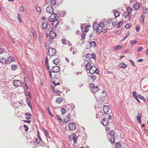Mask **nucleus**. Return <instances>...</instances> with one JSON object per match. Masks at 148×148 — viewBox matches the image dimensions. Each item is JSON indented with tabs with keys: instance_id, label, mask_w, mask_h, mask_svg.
Returning <instances> with one entry per match:
<instances>
[{
	"instance_id": "obj_1",
	"label": "nucleus",
	"mask_w": 148,
	"mask_h": 148,
	"mask_svg": "<svg viewBox=\"0 0 148 148\" xmlns=\"http://www.w3.org/2000/svg\"><path fill=\"white\" fill-rule=\"evenodd\" d=\"M56 53V50L53 48H50L48 49L47 55L49 56L50 57L55 55Z\"/></svg>"
},
{
	"instance_id": "obj_2",
	"label": "nucleus",
	"mask_w": 148,
	"mask_h": 148,
	"mask_svg": "<svg viewBox=\"0 0 148 148\" xmlns=\"http://www.w3.org/2000/svg\"><path fill=\"white\" fill-rule=\"evenodd\" d=\"M91 69L89 70V73L91 74H93L95 73V74L97 75L99 73V71L95 66H93L91 67Z\"/></svg>"
},
{
	"instance_id": "obj_3",
	"label": "nucleus",
	"mask_w": 148,
	"mask_h": 148,
	"mask_svg": "<svg viewBox=\"0 0 148 148\" xmlns=\"http://www.w3.org/2000/svg\"><path fill=\"white\" fill-rule=\"evenodd\" d=\"M22 84V83L18 80H14L13 82L14 86L16 87L21 86Z\"/></svg>"
},
{
	"instance_id": "obj_4",
	"label": "nucleus",
	"mask_w": 148,
	"mask_h": 148,
	"mask_svg": "<svg viewBox=\"0 0 148 148\" xmlns=\"http://www.w3.org/2000/svg\"><path fill=\"white\" fill-rule=\"evenodd\" d=\"M69 127L70 130H73L76 128V125L74 123H69Z\"/></svg>"
},
{
	"instance_id": "obj_5",
	"label": "nucleus",
	"mask_w": 148,
	"mask_h": 148,
	"mask_svg": "<svg viewBox=\"0 0 148 148\" xmlns=\"http://www.w3.org/2000/svg\"><path fill=\"white\" fill-rule=\"evenodd\" d=\"M51 14V15L50 16H49V21L50 22H51L53 21L54 19H55L56 17V14L54 12H53Z\"/></svg>"
},
{
	"instance_id": "obj_6",
	"label": "nucleus",
	"mask_w": 148,
	"mask_h": 148,
	"mask_svg": "<svg viewBox=\"0 0 148 148\" xmlns=\"http://www.w3.org/2000/svg\"><path fill=\"white\" fill-rule=\"evenodd\" d=\"M46 10L47 12L49 14H51L54 12L53 8L50 6H49L47 8Z\"/></svg>"
},
{
	"instance_id": "obj_7",
	"label": "nucleus",
	"mask_w": 148,
	"mask_h": 148,
	"mask_svg": "<svg viewBox=\"0 0 148 148\" xmlns=\"http://www.w3.org/2000/svg\"><path fill=\"white\" fill-rule=\"evenodd\" d=\"M86 58L88 59H91V58L95 59L96 58L95 55V54H91L90 53H87L85 55Z\"/></svg>"
},
{
	"instance_id": "obj_8",
	"label": "nucleus",
	"mask_w": 148,
	"mask_h": 148,
	"mask_svg": "<svg viewBox=\"0 0 148 148\" xmlns=\"http://www.w3.org/2000/svg\"><path fill=\"white\" fill-rule=\"evenodd\" d=\"M52 22V26L54 27H56L57 26L59 23V21L57 19L53 20Z\"/></svg>"
},
{
	"instance_id": "obj_9",
	"label": "nucleus",
	"mask_w": 148,
	"mask_h": 148,
	"mask_svg": "<svg viewBox=\"0 0 148 148\" xmlns=\"http://www.w3.org/2000/svg\"><path fill=\"white\" fill-rule=\"evenodd\" d=\"M60 70V68L58 66H53L52 69V71L53 73H57Z\"/></svg>"
},
{
	"instance_id": "obj_10",
	"label": "nucleus",
	"mask_w": 148,
	"mask_h": 148,
	"mask_svg": "<svg viewBox=\"0 0 148 148\" xmlns=\"http://www.w3.org/2000/svg\"><path fill=\"white\" fill-rule=\"evenodd\" d=\"M110 109V107L106 105L104 106L103 108V110L104 113L105 114H107L108 112Z\"/></svg>"
},
{
	"instance_id": "obj_11",
	"label": "nucleus",
	"mask_w": 148,
	"mask_h": 148,
	"mask_svg": "<svg viewBox=\"0 0 148 148\" xmlns=\"http://www.w3.org/2000/svg\"><path fill=\"white\" fill-rule=\"evenodd\" d=\"M96 43L95 41H93L88 43L86 44V47L87 46H90V47H95L96 46Z\"/></svg>"
},
{
	"instance_id": "obj_12",
	"label": "nucleus",
	"mask_w": 148,
	"mask_h": 148,
	"mask_svg": "<svg viewBox=\"0 0 148 148\" xmlns=\"http://www.w3.org/2000/svg\"><path fill=\"white\" fill-rule=\"evenodd\" d=\"M106 22V21H105V20L103 19V20L101 21L99 23V27H100L101 28L107 26V25L105 23V22Z\"/></svg>"
},
{
	"instance_id": "obj_13",
	"label": "nucleus",
	"mask_w": 148,
	"mask_h": 148,
	"mask_svg": "<svg viewBox=\"0 0 148 148\" xmlns=\"http://www.w3.org/2000/svg\"><path fill=\"white\" fill-rule=\"evenodd\" d=\"M141 114L140 113H139L138 114L137 117V122L139 123V124H140L141 123Z\"/></svg>"
},
{
	"instance_id": "obj_14",
	"label": "nucleus",
	"mask_w": 148,
	"mask_h": 148,
	"mask_svg": "<svg viewBox=\"0 0 148 148\" xmlns=\"http://www.w3.org/2000/svg\"><path fill=\"white\" fill-rule=\"evenodd\" d=\"M56 33L54 31L51 32H50L49 36L50 38L51 39H53L56 36Z\"/></svg>"
},
{
	"instance_id": "obj_15",
	"label": "nucleus",
	"mask_w": 148,
	"mask_h": 148,
	"mask_svg": "<svg viewBox=\"0 0 148 148\" xmlns=\"http://www.w3.org/2000/svg\"><path fill=\"white\" fill-rule=\"evenodd\" d=\"M102 123L104 126H106L108 125L109 123L107 119L103 118L102 120Z\"/></svg>"
},
{
	"instance_id": "obj_16",
	"label": "nucleus",
	"mask_w": 148,
	"mask_h": 148,
	"mask_svg": "<svg viewBox=\"0 0 148 148\" xmlns=\"http://www.w3.org/2000/svg\"><path fill=\"white\" fill-rule=\"evenodd\" d=\"M14 60V58L11 56L9 57L7 60V64H8Z\"/></svg>"
},
{
	"instance_id": "obj_17",
	"label": "nucleus",
	"mask_w": 148,
	"mask_h": 148,
	"mask_svg": "<svg viewBox=\"0 0 148 148\" xmlns=\"http://www.w3.org/2000/svg\"><path fill=\"white\" fill-rule=\"evenodd\" d=\"M118 66L120 68H125L127 67V65L124 63H121L119 64Z\"/></svg>"
},
{
	"instance_id": "obj_18",
	"label": "nucleus",
	"mask_w": 148,
	"mask_h": 148,
	"mask_svg": "<svg viewBox=\"0 0 148 148\" xmlns=\"http://www.w3.org/2000/svg\"><path fill=\"white\" fill-rule=\"evenodd\" d=\"M25 118L28 120L30 119L32 117V115L30 113H26L25 114Z\"/></svg>"
},
{
	"instance_id": "obj_19",
	"label": "nucleus",
	"mask_w": 148,
	"mask_h": 148,
	"mask_svg": "<svg viewBox=\"0 0 148 148\" xmlns=\"http://www.w3.org/2000/svg\"><path fill=\"white\" fill-rule=\"evenodd\" d=\"M91 79V81L94 82L96 79V76L93 74H91V75L89 76Z\"/></svg>"
},
{
	"instance_id": "obj_20",
	"label": "nucleus",
	"mask_w": 148,
	"mask_h": 148,
	"mask_svg": "<svg viewBox=\"0 0 148 148\" xmlns=\"http://www.w3.org/2000/svg\"><path fill=\"white\" fill-rule=\"evenodd\" d=\"M48 27L47 24L46 22H44L42 23L41 25V27L43 29H45Z\"/></svg>"
},
{
	"instance_id": "obj_21",
	"label": "nucleus",
	"mask_w": 148,
	"mask_h": 148,
	"mask_svg": "<svg viewBox=\"0 0 148 148\" xmlns=\"http://www.w3.org/2000/svg\"><path fill=\"white\" fill-rule=\"evenodd\" d=\"M70 115L69 114H67V117L64 118L63 119L64 122L65 123L70 121V118L69 117Z\"/></svg>"
},
{
	"instance_id": "obj_22",
	"label": "nucleus",
	"mask_w": 148,
	"mask_h": 148,
	"mask_svg": "<svg viewBox=\"0 0 148 148\" xmlns=\"http://www.w3.org/2000/svg\"><path fill=\"white\" fill-rule=\"evenodd\" d=\"M133 6L135 9L137 10L140 6V3H136L134 4Z\"/></svg>"
},
{
	"instance_id": "obj_23",
	"label": "nucleus",
	"mask_w": 148,
	"mask_h": 148,
	"mask_svg": "<svg viewBox=\"0 0 148 148\" xmlns=\"http://www.w3.org/2000/svg\"><path fill=\"white\" fill-rule=\"evenodd\" d=\"M45 64L46 66L47 69H49V66L48 59V58H47V57H46V58H45Z\"/></svg>"
},
{
	"instance_id": "obj_24",
	"label": "nucleus",
	"mask_w": 148,
	"mask_h": 148,
	"mask_svg": "<svg viewBox=\"0 0 148 148\" xmlns=\"http://www.w3.org/2000/svg\"><path fill=\"white\" fill-rule=\"evenodd\" d=\"M98 90L99 89L98 86H96L95 87L92 88L91 91L92 92L95 93L96 92L98 91Z\"/></svg>"
},
{
	"instance_id": "obj_25",
	"label": "nucleus",
	"mask_w": 148,
	"mask_h": 148,
	"mask_svg": "<svg viewBox=\"0 0 148 148\" xmlns=\"http://www.w3.org/2000/svg\"><path fill=\"white\" fill-rule=\"evenodd\" d=\"M0 63H1L2 64H7V60L6 58H2L1 60H0Z\"/></svg>"
},
{
	"instance_id": "obj_26",
	"label": "nucleus",
	"mask_w": 148,
	"mask_h": 148,
	"mask_svg": "<svg viewBox=\"0 0 148 148\" xmlns=\"http://www.w3.org/2000/svg\"><path fill=\"white\" fill-rule=\"evenodd\" d=\"M129 14H127V12H124L123 13V15L124 16L125 18H127L128 17H129V20H130L131 16H130Z\"/></svg>"
},
{
	"instance_id": "obj_27",
	"label": "nucleus",
	"mask_w": 148,
	"mask_h": 148,
	"mask_svg": "<svg viewBox=\"0 0 148 148\" xmlns=\"http://www.w3.org/2000/svg\"><path fill=\"white\" fill-rule=\"evenodd\" d=\"M127 13L128 14H130L132 12L133 10L130 7H128L127 8Z\"/></svg>"
},
{
	"instance_id": "obj_28",
	"label": "nucleus",
	"mask_w": 148,
	"mask_h": 148,
	"mask_svg": "<svg viewBox=\"0 0 148 148\" xmlns=\"http://www.w3.org/2000/svg\"><path fill=\"white\" fill-rule=\"evenodd\" d=\"M18 66L16 65L13 64L11 65V68L13 71H14L18 68Z\"/></svg>"
},
{
	"instance_id": "obj_29",
	"label": "nucleus",
	"mask_w": 148,
	"mask_h": 148,
	"mask_svg": "<svg viewBox=\"0 0 148 148\" xmlns=\"http://www.w3.org/2000/svg\"><path fill=\"white\" fill-rule=\"evenodd\" d=\"M62 101V97H59L56 100V103H61Z\"/></svg>"
},
{
	"instance_id": "obj_30",
	"label": "nucleus",
	"mask_w": 148,
	"mask_h": 148,
	"mask_svg": "<svg viewBox=\"0 0 148 148\" xmlns=\"http://www.w3.org/2000/svg\"><path fill=\"white\" fill-rule=\"evenodd\" d=\"M92 66L91 65L89 64V63L86 64V69L87 70H90V69H91V67H92Z\"/></svg>"
},
{
	"instance_id": "obj_31",
	"label": "nucleus",
	"mask_w": 148,
	"mask_h": 148,
	"mask_svg": "<svg viewBox=\"0 0 148 148\" xmlns=\"http://www.w3.org/2000/svg\"><path fill=\"white\" fill-rule=\"evenodd\" d=\"M123 47L122 46L118 45L115 47H114V50H118L121 49Z\"/></svg>"
},
{
	"instance_id": "obj_32",
	"label": "nucleus",
	"mask_w": 148,
	"mask_h": 148,
	"mask_svg": "<svg viewBox=\"0 0 148 148\" xmlns=\"http://www.w3.org/2000/svg\"><path fill=\"white\" fill-rule=\"evenodd\" d=\"M17 18L19 22H22L21 15L19 14H18L17 16Z\"/></svg>"
},
{
	"instance_id": "obj_33",
	"label": "nucleus",
	"mask_w": 148,
	"mask_h": 148,
	"mask_svg": "<svg viewBox=\"0 0 148 148\" xmlns=\"http://www.w3.org/2000/svg\"><path fill=\"white\" fill-rule=\"evenodd\" d=\"M92 27L94 30L97 29L99 28L98 26H97L96 23H93Z\"/></svg>"
},
{
	"instance_id": "obj_34",
	"label": "nucleus",
	"mask_w": 148,
	"mask_h": 148,
	"mask_svg": "<svg viewBox=\"0 0 148 148\" xmlns=\"http://www.w3.org/2000/svg\"><path fill=\"white\" fill-rule=\"evenodd\" d=\"M53 27H50L49 28H48V27H47V30L46 31V32L48 33L50 32H51L53 31Z\"/></svg>"
},
{
	"instance_id": "obj_35",
	"label": "nucleus",
	"mask_w": 148,
	"mask_h": 148,
	"mask_svg": "<svg viewBox=\"0 0 148 148\" xmlns=\"http://www.w3.org/2000/svg\"><path fill=\"white\" fill-rule=\"evenodd\" d=\"M59 60L58 58H56L53 61V62L56 65L58 64L59 63Z\"/></svg>"
},
{
	"instance_id": "obj_36",
	"label": "nucleus",
	"mask_w": 148,
	"mask_h": 148,
	"mask_svg": "<svg viewBox=\"0 0 148 148\" xmlns=\"http://www.w3.org/2000/svg\"><path fill=\"white\" fill-rule=\"evenodd\" d=\"M114 14L115 18H117L119 16L120 14L119 13V12L118 11H115Z\"/></svg>"
},
{
	"instance_id": "obj_37",
	"label": "nucleus",
	"mask_w": 148,
	"mask_h": 148,
	"mask_svg": "<svg viewBox=\"0 0 148 148\" xmlns=\"http://www.w3.org/2000/svg\"><path fill=\"white\" fill-rule=\"evenodd\" d=\"M85 62L87 64L89 63L90 64L92 63V60L90 59H86L85 60Z\"/></svg>"
},
{
	"instance_id": "obj_38",
	"label": "nucleus",
	"mask_w": 148,
	"mask_h": 148,
	"mask_svg": "<svg viewBox=\"0 0 148 148\" xmlns=\"http://www.w3.org/2000/svg\"><path fill=\"white\" fill-rule=\"evenodd\" d=\"M140 17L142 19V20L141 21V20L140 21L141 23V24L143 23V24L144 23L145 20V16H144V15L143 14L142 15H141L140 16Z\"/></svg>"
},
{
	"instance_id": "obj_39",
	"label": "nucleus",
	"mask_w": 148,
	"mask_h": 148,
	"mask_svg": "<svg viewBox=\"0 0 148 148\" xmlns=\"http://www.w3.org/2000/svg\"><path fill=\"white\" fill-rule=\"evenodd\" d=\"M50 2L51 5L52 6L56 4L55 0H50Z\"/></svg>"
},
{
	"instance_id": "obj_40",
	"label": "nucleus",
	"mask_w": 148,
	"mask_h": 148,
	"mask_svg": "<svg viewBox=\"0 0 148 148\" xmlns=\"http://www.w3.org/2000/svg\"><path fill=\"white\" fill-rule=\"evenodd\" d=\"M109 134L110 136L112 137L114 136L115 135V132L113 130H112L110 132Z\"/></svg>"
},
{
	"instance_id": "obj_41",
	"label": "nucleus",
	"mask_w": 148,
	"mask_h": 148,
	"mask_svg": "<svg viewBox=\"0 0 148 148\" xmlns=\"http://www.w3.org/2000/svg\"><path fill=\"white\" fill-rule=\"evenodd\" d=\"M19 10L20 12H23L25 11V9L23 6H21L19 8Z\"/></svg>"
},
{
	"instance_id": "obj_42",
	"label": "nucleus",
	"mask_w": 148,
	"mask_h": 148,
	"mask_svg": "<svg viewBox=\"0 0 148 148\" xmlns=\"http://www.w3.org/2000/svg\"><path fill=\"white\" fill-rule=\"evenodd\" d=\"M133 96L134 98H137V94L135 91H133L132 92Z\"/></svg>"
},
{
	"instance_id": "obj_43",
	"label": "nucleus",
	"mask_w": 148,
	"mask_h": 148,
	"mask_svg": "<svg viewBox=\"0 0 148 148\" xmlns=\"http://www.w3.org/2000/svg\"><path fill=\"white\" fill-rule=\"evenodd\" d=\"M115 146L116 148H120L121 146V145L120 143H118L116 144Z\"/></svg>"
},
{
	"instance_id": "obj_44",
	"label": "nucleus",
	"mask_w": 148,
	"mask_h": 148,
	"mask_svg": "<svg viewBox=\"0 0 148 148\" xmlns=\"http://www.w3.org/2000/svg\"><path fill=\"white\" fill-rule=\"evenodd\" d=\"M61 112L62 114V115L66 113V111L64 108H62L61 109Z\"/></svg>"
},
{
	"instance_id": "obj_45",
	"label": "nucleus",
	"mask_w": 148,
	"mask_h": 148,
	"mask_svg": "<svg viewBox=\"0 0 148 148\" xmlns=\"http://www.w3.org/2000/svg\"><path fill=\"white\" fill-rule=\"evenodd\" d=\"M110 142L112 143H114L115 142V139L114 136H112L110 138Z\"/></svg>"
},
{
	"instance_id": "obj_46",
	"label": "nucleus",
	"mask_w": 148,
	"mask_h": 148,
	"mask_svg": "<svg viewBox=\"0 0 148 148\" xmlns=\"http://www.w3.org/2000/svg\"><path fill=\"white\" fill-rule=\"evenodd\" d=\"M89 27L88 26H87L85 27L84 28V32H87L89 30V29L88 28V27Z\"/></svg>"
},
{
	"instance_id": "obj_47",
	"label": "nucleus",
	"mask_w": 148,
	"mask_h": 148,
	"mask_svg": "<svg viewBox=\"0 0 148 148\" xmlns=\"http://www.w3.org/2000/svg\"><path fill=\"white\" fill-rule=\"evenodd\" d=\"M131 26V25L130 23H127L125 25V27L126 29H129L130 28Z\"/></svg>"
},
{
	"instance_id": "obj_48",
	"label": "nucleus",
	"mask_w": 148,
	"mask_h": 148,
	"mask_svg": "<svg viewBox=\"0 0 148 148\" xmlns=\"http://www.w3.org/2000/svg\"><path fill=\"white\" fill-rule=\"evenodd\" d=\"M101 28V32L103 33H105L107 31V29L106 28H104V27H102Z\"/></svg>"
},
{
	"instance_id": "obj_49",
	"label": "nucleus",
	"mask_w": 148,
	"mask_h": 148,
	"mask_svg": "<svg viewBox=\"0 0 148 148\" xmlns=\"http://www.w3.org/2000/svg\"><path fill=\"white\" fill-rule=\"evenodd\" d=\"M25 92V95L26 97L28 96L29 98H31V95H30V93L29 92H28V93H27L26 92Z\"/></svg>"
},
{
	"instance_id": "obj_50",
	"label": "nucleus",
	"mask_w": 148,
	"mask_h": 148,
	"mask_svg": "<svg viewBox=\"0 0 148 148\" xmlns=\"http://www.w3.org/2000/svg\"><path fill=\"white\" fill-rule=\"evenodd\" d=\"M42 36L39 35V41L40 42V44H41L42 41Z\"/></svg>"
},
{
	"instance_id": "obj_51",
	"label": "nucleus",
	"mask_w": 148,
	"mask_h": 148,
	"mask_svg": "<svg viewBox=\"0 0 148 148\" xmlns=\"http://www.w3.org/2000/svg\"><path fill=\"white\" fill-rule=\"evenodd\" d=\"M130 34V32H128L127 34L123 38V40H124L126 38H127L129 36Z\"/></svg>"
},
{
	"instance_id": "obj_52",
	"label": "nucleus",
	"mask_w": 148,
	"mask_h": 148,
	"mask_svg": "<svg viewBox=\"0 0 148 148\" xmlns=\"http://www.w3.org/2000/svg\"><path fill=\"white\" fill-rule=\"evenodd\" d=\"M136 42L137 41L135 40H132L130 41V44L132 45H133L134 44L136 43Z\"/></svg>"
},
{
	"instance_id": "obj_53",
	"label": "nucleus",
	"mask_w": 148,
	"mask_h": 148,
	"mask_svg": "<svg viewBox=\"0 0 148 148\" xmlns=\"http://www.w3.org/2000/svg\"><path fill=\"white\" fill-rule=\"evenodd\" d=\"M47 110L49 114L51 115V116L52 117L53 116V115L51 113V112L50 111V110L49 109V107H47Z\"/></svg>"
},
{
	"instance_id": "obj_54",
	"label": "nucleus",
	"mask_w": 148,
	"mask_h": 148,
	"mask_svg": "<svg viewBox=\"0 0 148 148\" xmlns=\"http://www.w3.org/2000/svg\"><path fill=\"white\" fill-rule=\"evenodd\" d=\"M23 127L25 129V131L26 132H27L28 130V127L27 125H24Z\"/></svg>"
},
{
	"instance_id": "obj_55",
	"label": "nucleus",
	"mask_w": 148,
	"mask_h": 148,
	"mask_svg": "<svg viewBox=\"0 0 148 148\" xmlns=\"http://www.w3.org/2000/svg\"><path fill=\"white\" fill-rule=\"evenodd\" d=\"M60 74H59V75H58V74L55 75V76H54V78H56V79H58L60 78Z\"/></svg>"
},
{
	"instance_id": "obj_56",
	"label": "nucleus",
	"mask_w": 148,
	"mask_h": 148,
	"mask_svg": "<svg viewBox=\"0 0 148 148\" xmlns=\"http://www.w3.org/2000/svg\"><path fill=\"white\" fill-rule=\"evenodd\" d=\"M55 93L57 95H59L60 94L61 92L60 91L54 90Z\"/></svg>"
},
{
	"instance_id": "obj_57",
	"label": "nucleus",
	"mask_w": 148,
	"mask_h": 148,
	"mask_svg": "<svg viewBox=\"0 0 148 148\" xmlns=\"http://www.w3.org/2000/svg\"><path fill=\"white\" fill-rule=\"evenodd\" d=\"M129 61H130L131 65L133 66L134 67L135 66V63L134 61H133L132 60H130Z\"/></svg>"
},
{
	"instance_id": "obj_58",
	"label": "nucleus",
	"mask_w": 148,
	"mask_h": 148,
	"mask_svg": "<svg viewBox=\"0 0 148 148\" xmlns=\"http://www.w3.org/2000/svg\"><path fill=\"white\" fill-rule=\"evenodd\" d=\"M26 101H27V104L29 105V106L30 105L31 103L30 102V100H29V99L27 98L26 99Z\"/></svg>"
},
{
	"instance_id": "obj_59",
	"label": "nucleus",
	"mask_w": 148,
	"mask_h": 148,
	"mask_svg": "<svg viewBox=\"0 0 148 148\" xmlns=\"http://www.w3.org/2000/svg\"><path fill=\"white\" fill-rule=\"evenodd\" d=\"M56 116L58 118V120L59 121H60V123H61V121H62V119L60 117V116H59L58 115H56Z\"/></svg>"
},
{
	"instance_id": "obj_60",
	"label": "nucleus",
	"mask_w": 148,
	"mask_h": 148,
	"mask_svg": "<svg viewBox=\"0 0 148 148\" xmlns=\"http://www.w3.org/2000/svg\"><path fill=\"white\" fill-rule=\"evenodd\" d=\"M112 25L113 26L116 27L118 24L116 22L114 21L112 23Z\"/></svg>"
},
{
	"instance_id": "obj_61",
	"label": "nucleus",
	"mask_w": 148,
	"mask_h": 148,
	"mask_svg": "<svg viewBox=\"0 0 148 148\" xmlns=\"http://www.w3.org/2000/svg\"><path fill=\"white\" fill-rule=\"evenodd\" d=\"M108 23L109 24H111L112 23V19H108Z\"/></svg>"
},
{
	"instance_id": "obj_62",
	"label": "nucleus",
	"mask_w": 148,
	"mask_h": 148,
	"mask_svg": "<svg viewBox=\"0 0 148 148\" xmlns=\"http://www.w3.org/2000/svg\"><path fill=\"white\" fill-rule=\"evenodd\" d=\"M123 22L122 21H120L119 22V23L118 24V26L117 27V28H118L119 27H120L123 24Z\"/></svg>"
},
{
	"instance_id": "obj_63",
	"label": "nucleus",
	"mask_w": 148,
	"mask_h": 148,
	"mask_svg": "<svg viewBox=\"0 0 148 148\" xmlns=\"http://www.w3.org/2000/svg\"><path fill=\"white\" fill-rule=\"evenodd\" d=\"M74 142L75 143H76L77 142V138L73 136L72 138Z\"/></svg>"
},
{
	"instance_id": "obj_64",
	"label": "nucleus",
	"mask_w": 148,
	"mask_h": 148,
	"mask_svg": "<svg viewBox=\"0 0 148 148\" xmlns=\"http://www.w3.org/2000/svg\"><path fill=\"white\" fill-rule=\"evenodd\" d=\"M34 143L36 145H37L39 143V142L38 141V139L37 138H36L35 139V141L34 142Z\"/></svg>"
}]
</instances>
